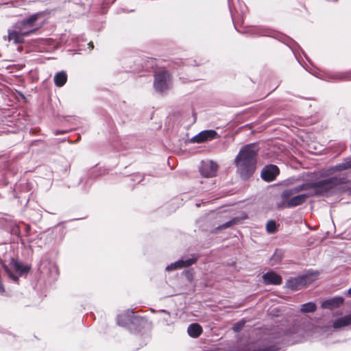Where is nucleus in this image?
<instances>
[{"label": "nucleus", "mask_w": 351, "mask_h": 351, "mask_svg": "<svg viewBox=\"0 0 351 351\" xmlns=\"http://www.w3.org/2000/svg\"><path fill=\"white\" fill-rule=\"evenodd\" d=\"M345 182L343 178L332 177L316 182H306L284 190L280 194L278 208H293L304 204L308 197L324 195L335 186Z\"/></svg>", "instance_id": "1"}, {"label": "nucleus", "mask_w": 351, "mask_h": 351, "mask_svg": "<svg viewBox=\"0 0 351 351\" xmlns=\"http://www.w3.org/2000/svg\"><path fill=\"white\" fill-rule=\"evenodd\" d=\"M259 147L256 143H251L242 147L234 159L237 172L243 179L250 177L256 168V156Z\"/></svg>", "instance_id": "2"}, {"label": "nucleus", "mask_w": 351, "mask_h": 351, "mask_svg": "<svg viewBox=\"0 0 351 351\" xmlns=\"http://www.w3.org/2000/svg\"><path fill=\"white\" fill-rule=\"evenodd\" d=\"M40 16V14H34L29 18L17 21L11 29H8V40H12L14 44L23 43L25 36L36 31L37 28H34V25Z\"/></svg>", "instance_id": "3"}, {"label": "nucleus", "mask_w": 351, "mask_h": 351, "mask_svg": "<svg viewBox=\"0 0 351 351\" xmlns=\"http://www.w3.org/2000/svg\"><path fill=\"white\" fill-rule=\"evenodd\" d=\"M3 268L8 276L15 282L18 280L19 276L27 273L29 269V266L23 265L21 263L14 258L11 259L9 265L3 264Z\"/></svg>", "instance_id": "4"}, {"label": "nucleus", "mask_w": 351, "mask_h": 351, "mask_svg": "<svg viewBox=\"0 0 351 351\" xmlns=\"http://www.w3.org/2000/svg\"><path fill=\"white\" fill-rule=\"evenodd\" d=\"M172 86L171 75L166 70H160L155 73L154 87L158 92L162 93Z\"/></svg>", "instance_id": "5"}, {"label": "nucleus", "mask_w": 351, "mask_h": 351, "mask_svg": "<svg viewBox=\"0 0 351 351\" xmlns=\"http://www.w3.org/2000/svg\"><path fill=\"white\" fill-rule=\"evenodd\" d=\"M218 165L212 160L202 162L199 171L201 174L206 178H211L216 175Z\"/></svg>", "instance_id": "6"}, {"label": "nucleus", "mask_w": 351, "mask_h": 351, "mask_svg": "<svg viewBox=\"0 0 351 351\" xmlns=\"http://www.w3.org/2000/svg\"><path fill=\"white\" fill-rule=\"evenodd\" d=\"M217 136V133L213 130H204L199 132L192 138V141L197 143H201L211 141Z\"/></svg>", "instance_id": "7"}, {"label": "nucleus", "mask_w": 351, "mask_h": 351, "mask_svg": "<svg viewBox=\"0 0 351 351\" xmlns=\"http://www.w3.org/2000/svg\"><path fill=\"white\" fill-rule=\"evenodd\" d=\"M279 173V169L277 166L270 165L265 167L261 171V178L267 182L274 180Z\"/></svg>", "instance_id": "8"}, {"label": "nucleus", "mask_w": 351, "mask_h": 351, "mask_svg": "<svg viewBox=\"0 0 351 351\" xmlns=\"http://www.w3.org/2000/svg\"><path fill=\"white\" fill-rule=\"evenodd\" d=\"M197 261L196 258H187L186 260H179L173 263L170 264L166 267V270H174L176 269H181L183 267H189L194 264Z\"/></svg>", "instance_id": "9"}, {"label": "nucleus", "mask_w": 351, "mask_h": 351, "mask_svg": "<svg viewBox=\"0 0 351 351\" xmlns=\"http://www.w3.org/2000/svg\"><path fill=\"white\" fill-rule=\"evenodd\" d=\"M263 280L266 285H280L282 282L281 277L274 271L263 274Z\"/></svg>", "instance_id": "10"}, {"label": "nucleus", "mask_w": 351, "mask_h": 351, "mask_svg": "<svg viewBox=\"0 0 351 351\" xmlns=\"http://www.w3.org/2000/svg\"><path fill=\"white\" fill-rule=\"evenodd\" d=\"M343 303V298L341 297H335L330 300H327L322 304L324 308L333 309L340 306Z\"/></svg>", "instance_id": "11"}, {"label": "nucleus", "mask_w": 351, "mask_h": 351, "mask_svg": "<svg viewBox=\"0 0 351 351\" xmlns=\"http://www.w3.org/2000/svg\"><path fill=\"white\" fill-rule=\"evenodd\" d=\"M187 331L189 336L196 338L201 335L202 329L198 324H192L188 327Z\"/></svg>", "instance_id": "12"}, {"label": "nucleus", "mask_w": 351, "mask_h": 351, "mask_svg": "<svg viewBox=\"0 0 351 351\" xmlns=\"http://www.w3.org/2000/svg\"><path fill=\"white\" fill-rule=\"evenodd\" d=\"M54 83L57 86H62L67 80V75L65 72L60 71L54 76Z\"/></svg>", "instance_id": "13"}, {"label": "nucleus", "mask_w": 351, "mask_h": 351, "mask_svg": "<svg viewBox=\"0 0 351 351\" xmlns=\"http://www.w3.org/2000/svg\"><path fill=\"white\" fill-rule=\"evenodd\" d=\"M351 324V316L340 317L333 322V327L339 328Z\"/></svg>", "instance_id": "14"}, {"label": "nucleus", "mask_w": 351, "mask_h": 351, "mask_svg": "<svg viewBox=\"0 0 351 351\" xmlns=\"http://www.w3.org/2000/svg\"><path fill=\"white\" fill-rule=\"evenodd\" d=\"M351 168V158L346 160L344 162L333 167L331 169L332 172L343 171Z\"/></svg>", "instance_id": "15"}, {"label": "nucleus", "mask_w": 351, "mask_h": 351, "mask_svg": "<svg viewBox=\"0 0 351 351\" xmlns=\"http://www.w3.org/2000/svg\"><path fill=\"white\" fill-rule=\"evenodd\" d=\"M317 306L314 302H307L301 306L300 311L304 313H313L315 311Z\"/></svg>", "instance_id": "16"}, {"label": "nucleus", "mask_w": 351, "mask_h": 351, "mask_svg": "<svg viewBox=\"0 0 351 351\" xmlns=\"http://www.w3.org/2000/svg\"><path fill=\"white\" fill-rule=\"evenodd\" d=\"M276 224L274 221H269L266 225V230L269 233H274L276 231Z\"/></svg>", "instance_id": "17"}, {"label": "nucleus", "mask_w": 351, "mask_h": 351, "mask_svg": "<svg viewBox=\"0 0 351 351\" xmlns=\"http://www.w3.org/2000/svg\"><path fill=\"white\" fill-rule=\"evenodd\" d=\"M160 312L165 314V317H162V320L165 324L170 325L171 324V322L169 320V318L170 317V313L165 310H161Z\"/></svg>", "instance_id": "18"}, {"label": "nucleus", "mask_w": 351, "mask_h": 351, "mask_svg": "<svg viewBox=\"0 0 351 351\" xmlns=\"http://www.w3.org/2000/svg\"><path fill=\"white\" fill-rule=\"evenodd\" d=\"M243 325H244V323H243V322L238 323V324H235V325L233 326V330H234L235 332H239L240 330H241V328H243Z\"/></svg>", "instance_id": "19"}, {"label": "nucleus", "mask_w": 351, "mask_h": 351, "mask_svg": "<svg viewBox=\"0 0 351 351\" xmlns=\"http://www.w3.org/2000/svg\"><path fill=\"white\" fill-rule=\"evenodd\" d=\"M281 258V254H278V252H276L272 258H271V261H274V260H276V261H278V260H280Z\"/></svg>", "instance_id": "20"}, {"label": "nucleus", "mask_w": 351, "mask_h": 351, "mask_svg": "<svg viewBox=\"0 0 351 351\" xmlns=\"http://www.w3.org/2000/svg\"><path fill=\"white\" fill-rule=\"evenodd\" d=\"M232 224V221H228V222H227V223H223V224L221 226V227H222L223 228H226L230 227Z\"/></svg>", "instance_id": "21"}, {"label": "nucleus", "mask_w": 351, "mask_h": 351, "mask_svg": "<svg viewBox=\"0 0 351 351\" xmlns=\"http://www.w3.org/2000/svg\"><path fill=\"white\" fill-rule=\"evenodd\" d=\"M88 45H89V47H90L91 49H93V43H92V42H90V43H88Z\"/></svg>", "instance_id": "22"}, {"label": "nucleus", "mask_w": 351, "mask_h": 351, "mask_svg": "<svg viewBox=\"0 0 351 351\" xmlns=\"http://www.w3.org/2000/svg\"><path fill=\"white\" fill-rule=\"evenodd\" d=\"M348 294L351 296V288L350 289H348Z\"/></svg>", "instance_id": "23"}, {"label": "nucleus", "mask_w": 351, "mask_h": 351, "mask_svg": "<svg viewBox=\"0 0 351 351\" xmlns=\"http://www.w3.org/2000/svg\"><path fill=\"white\" fill-rule=\"evenodd\" d=\"M289 287H291V289H295V288H294L292 285H291L290 284H289Z\"/></svg>", "instance_id": "24"}, {"label": "nucleus", "mask_w": 351, "mask_h": 351, "mask_svg": "<svg viewBox=\"0 0 351 351\" xmlns=\"http://www.w3.org/2000/svg\"><path fill=\"white\" fill-rule=\"evenodd\" d=\"M18 50H19V51H21V50H22V47H19L18 48Z\"/></svg>", "instance_id": "25"}]
</instances>
